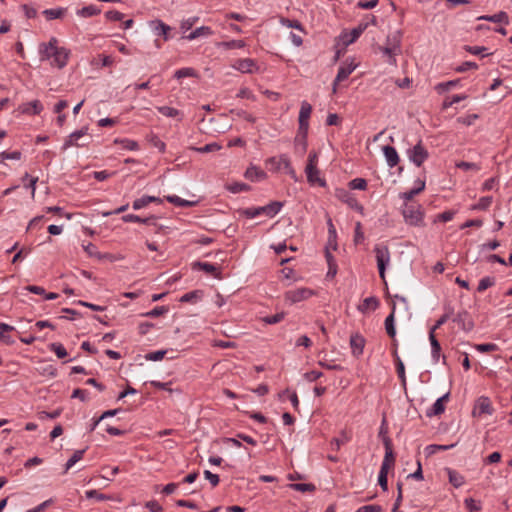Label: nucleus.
Segmentation results:
<instances>
[{
	"label": "nucleus",
	"instance_id": "nucleus-1",
	"mask_svg": "<svg viewBox=\"0 0 512 512\" xmlns=\"http://www.w3.org/2000/svg\"><path fill=\"white\" fill-rule=\"evenodd\" d=\"M57 43L58 40L52 37L48 43H42L40 45L39 51L42 60L52 59L51 65L62 69L68 62L70 52L64 47H58Z\"/></svg>",
	"mask_w": 512,
	"mask_h": 512
},
{
	"label": "nucleus",
	"instance_id": "nucleus-2",
	"mask_svg": "<svg viewBox=\"0 0 512 512\" xmlns=\"http://www.w3.org/2000/svg\"><path fill=\"white\" fill-rule=\"evenodd\" d=\"M402 216L407 225L415 227H423L424 223V211L422 206L419 204H408L405 203L402 208Z\"/></svg>",
	"mask_w": 512,
	"mask_h": 512
},
{
	"label": "nucleus",
	"instance_id": "nucleus-3",
	"mask_svg": "<svg viewBox=\"0 0 512 512\" xmlns=\"http://www.w3.org/2000/svg\"><path fill=\"white\" fill-rule=\"evenodd\" d=\"M317 164L318 154L316 151H311L308 155L307 164L305 167L307 181L311 185L318 184L319 186L324 187L326 182L320 177V170L318 169Z\"/></svg>",
	"mask_w": 512,
	"mask_h": 512
},
{
	"label": "nucleus",
	"instance_id": "nucleus-4",
	"mask_svg": "<svg viewBox=\"0 0 512 512\" xmlns=\"http://www.w3.org/2000/svg\"><path fill=\"white\" fill-rule=\"evenodd\" d=\"M373 251H374L375 257H376L379 276L382 279V281L384 282V284H387L385 272H386V268H387L388 264L390 263V258H391L389 247L384 244H376L374 246Z\"/></svg>",
	"mask_w": 512,
	"mask_h": 512
},
{
	"label": "nucleus",
	"instance_id": "nucleus-5",
	"mask_svg": "<svg viewBox=\"0 0 512 512\" xmlns=\"http://www.w3.org/2000/svg\"><path fill=\"white\" fill-rule=\"evenodd\" d=\"M312 112V106L303 101L299 111V133L302 135L303 140V151L307 149V134L309 128V118Z\"/></svg>",
	"mask_w": 512,
	"mask_h": 512
},
{
	"label": "nucleus",
	"instance_id": "nucleus-6",
	"mask_svg": "<svg viewBox=\"0 0 512 512\" xmlns=\"http://www.w3.org/2000/svg\"><path fill=\"white\" fill-rule=\"evenodd\" d=\"M313 295H314L313 290H311L309 288L301 287V288H296L293 290H288L287 292H285L284 299L289 304H295V303L304 301Z\"/></svg>",
	"mask_w": 512,
	"mask_h": 512
},
{
	"label": "nucleus",
	"instance_id": "nucleus-7",
	"mask_svg": "<svg viewBox=\"0 0 512 512\" xmlns=\"http://www.w3.org/2000/svg\"><path fill=\"white\" fill-rule=\"evenodd\" d=\"M408 157L417 167H420L429 157L427 149L420 140L414 147L407 151Z\"/></svg>",
	"mask_w": 512,
	"mask_h": 512
},
{
	"label": "nucleus",
	"instance_id": "nucleus-8",
	"mask_svg": "<svg viewBox=\"0 0 512 512\" xmlns=\"http://www.w3.org/2000/svg\"><path fill=\"white\" fill-rule=\"evenodd\" d=\"M358 64L354 62V60H351L350 62L345 61L343 62L339 69L338 73L333 81V92L336 93L337 86L340 82L346 80L350 74L357 68Z\"/></svg>",
	"mask_w": 512,
	"mask_h": 512
},
{
	"label": "nucleus",
	"instance_id": "nucleus-9",
	"mask_svg": "<svg viewBox=\"0 0 512 512\" xmlns=\"http://www.w3.org/2000/svg\"><path fill=\"white\" fill-rule=\"evenodd\" d=\"M87 132H88V128L83 127L80 130H77V131L71 133L64 141L62 150H67L71 146H76V147L86 146L87 143H84V142L79 143V139H81L82 137L87 135Z\"/></svg>",
	"mask_w": 512,
	"mask_h": 512
},
{
	"label": "nucleus",
	"instance_id": "nucleus-10",
	"mask_svg": "<svg viewBox=\"0 0 512 512\" xmlns=\"http://www.w3.org/2000/svg\"><path fill=\"white\" fill-rule=\"evenodd\" d=\"M232 67L241 73L251 74L259 70L256 61L251 58L238 59L235 61Z\"/></svg>",
	"mask_w": 512,
	"mask_h": 512
},
{
	"label": "nucleus",
	"instance_id": "nucleus-11",
	"mask_svg": "<svg viewBox=\"0 0 512 512\" xmlns=\"http://www.w3.org/2000/svg\"><path fill=\"white\" fill-rule=\"evenodd\" d=\"M336 196L344 203H346L350 208L363 213V206L357 201V199L346 190L337 191Z\"/></svg>",
	"mask_w": 512,
	"mask_h": 512
},
{
	"label": "nucleus",
	"instance_id": "nucleus-12",
	"mask_svg": "<svg viewBox=\"0 0 512 512\" xmlns=\"http://www.w3.org/2000/svg\"><path fill=\"white\" fill-rule=\"evenodd\" d=\"M149 27L155 35L162 36L165 41L170 38L169 32L171 31V27L163 21L159 19L152 20L149 22Z\"/></svg>",
	"mask_w": 512,
	"mask_h": 512
},
{
	"label": "nucleus",
	"instance_id": "nucleus-13",
	"mask_svg": "<svg viewBox=\"0 0 512 512\" xmlns=\"http://www.w3.org/2000/svg\"><path fill=\"white\" fill-rule=\"evenodd\" d=\"M453 321L465 332H470L474 328V322L470 314L465 310L459 312Z\"/></svg>",
	"mask_w": 512,
	"mask_h": 512
},
{
	"label": "nucleus",
	"instance_id": "nucleus-14",
	"mask_svg": "<svg viewBox=\"0 0 512 512\" xmlns=\"http://www.w3.org/2000/svg\"><path fill=\"white\" fill-rule=\"evenodd\" d=\"M192 268L194 270H202L217 279H221V272L219 271V268L212 263L197 261L192 264Z\"/></svg>",
	"mask_w": 512,
	"mask_h": 512
},
{
	"label": "nucleus",
	"instance_id": "nucleus-15",
	"mask_svg": "<svg viewBox=\"0 0 512 512\" xmlns=\"http://www.w3.org/2000/svg\"><path fill=\"white\" fill-rule=\"evenodd\" d=\"M18 110L23 114L38 115L43 110V105L39 100L23 103L19 106Z\"/></svg>",
	"mask_w": 512,
	"mask_h": 512
},
{
	"label": "nucleus",
	"instance_id": "nucleus-16",
	"mask_svg": "<svg viewBox=\"0 0 512 512\" xmlns=\"http://www.w3.org/2000/svg\"><path fill=\"white\" fill-rule=\"evenodd\" d=\"M350 347L353 356L359 357L363 354L365 339L360 334H353L350 337Z\"/></svg>",
	"mask_w": 512,
	"mask_h": 512
},
{
	"label": "nucleus",
	"instance_id": "nucleus-17",
	"mask_svg": "<svg viewBox=\"0 0 512 512\" xmlns=\"http://www.w3.org/2000/svg\"><path fill=\"white\" fill-rule=\"evenodd\" d=\"M449 398V393H446L442 397L438 398L435 403L432 405V407L427 411L426 415L428 417L440 415L444 412L445 406L444 402L447 401Z\"/></svg>",
	"mask_w": 512,
	"mask_h": 512
},
{
	"label": "nucleus",
	"instance_id": "nucleus-18",
	"mask_svg": "<svg viewBox=\"0 0 512 512\" xmlns=\"http://www.w3.org/2000/svg\"><path fill=\"white\" fill-rule=\"evenodd\" d=\"M383 153L389 167H395L399 163V155L393 146H384Z\"/></svg>",
	"mask_w": 512,
	"mask_h": 512
},
{
	"label": "nucleus",
	"instance_id": "nucleus-19",
	"mask_svg": "<svg viewBox=\"0 0 512 512\" xmlns=\"http://www.w3.org/2000/svg\"><path fill=\"white\" fill-rule=\"evenodd\" d=\"M122 221L125 222V223L137 222V223H143V224H146V225H154L155 221H156V217L155 216H149V217H146V218H142V217H140L138 215H135V214H126V215L122 216Z\"/></svg>",
	"mask_w": 512,
	"mask_h": 512
},
{
	"label": "nucleus",
	"instance_id": "nucleus-20",
	"mask_svg": "<svg viewBox=\"0 0 512 512\" xmlns=\"http://www.w3.org/2000/svg\"><path fill=\"white\" fill-rule=\"evenodd\" d=\"M475 410L478 411L479 414H488L491 415L493 413V408L491 406V402L488 397H480L477 400Z\"/></svg>",
	"mask_w": 512,
	"mask_h": 512
},
{
	"label": "nucleus",
	"instance_id": "nucleus-21",
	"mask_svg": "<svg viewBox=\"0 0 512 512\" xmlns=\"http://www.w3.org/2000/svg\"><path fill=\"white\" fill-rule=\"evenodd\" d=\"M384 446H385V455L382 464H386L390 467H393L395 464V456L392 449L391 440L389 438H386L384 440Z\"/></svg>",
	"mask_w": 512,
	"mask_h": 512
},
{
	"label": "nucleus",
	"instance_id": "nucleus-22",
	"mask_svg": "<svg viewBox=\"0 0 512 512\" xmlns=\"http://www.w3.org/2000/svg\"><path fill=\"white\" fill-rule=\"evenodd\" d=\"M429 341L431 344V356L435 363L440 359L441 345L437 340L435 334L429 333Z\"/></svg>",
	"mask_w": 512,
	"mask_h": 512
},
{
	"label": "nucleus",
	"instance_id": "nucleus-23",
	"mask_svg": "<svg viewBox=\"0 0 512 512\" xmlns=\"http://www.w3.org/2000/svg\"><path fill=\"white\" fill-rule=\"evenodd\" d=\"M379 306V300L374 297H367L363 300V302L358 306V310L362 313L367 312L368 310H375Z\"/></svg>",
	"mask_w": 512,
	"mask_h": 512
},
{
	"label": "nucleus",
	"instance_id": "nucleus-24",
	"mask_svg": "<svg viewBox=\"0 0 512 512\" xmlns=\"http://www.w3.org/2000/svg\"><path fill=\"white\" fill-rule=\"evenodd\" d=\"M245 177L251 181H260L266 178V173L258 167H249L245 172Z\"/></svg>",
	"mask_w": 512,
	"mask_h": 512
},
{
	"label": "nucleus",
	"instance_id": "nucleus-25",
	"mask_svg": "<svg viewBox=\"0 0 512 512\" xmlns=\"http://www.w3.org/2000/svg\"><path fill=\"white\" fill-rule=\"evenodd\" d=\"M448 478L449 482L455 487L459 488L465 483L464 477L458 473L456 470H453L451 468H447Z\"/></svg>",
	"mask_w": 512,
	"mask_h": 512
},
{
	"label": "nucleus",
	"instance_id": "nucleus-26",
	"mask_svg": "<svg viewBox=\"0 0 512 512\" xmlns=\"http://www.w3.org/2000/svg\"><path fill=\"white\" fill-rule=\"evenodd\" d=\"M262 209H264V206L242 208L238 210V213L240 216L251 219L264 214V211Z\"/></svg>",
	"mask_w": 512,
	"mask_h": 512
},
{
	"label": "nucleus",
	"instance_id": "nucleus-27",
	"mask_svg": "<svg viewBox=\"0 0 512 512\" xmlns=\"http://www.w3.org/2000/svg\"><path fill=\"white\" fill-rule=\"evenodd\" d=\"M282 207H283V203L282 202H280V201H272L269 204L265 205L264 209H262V210L264 211V215L272 218V217H274L276 214H278L280 212Z\"/></svg>",
	"mask_w": 512,
	"mask_h": 512
},
{
	"label": "nucleus",
	"instance_id": "nucleus-28",
	"mask_svg": "<svg viewBox=\"0 0 512 512\" xmlns=\"http://www.w3.org/2000/svg\"><path fill=\"white\" fill-rule=\"evenodd\" d=\"M165 199L171 203V204H174L175 206H179V207H193L196 205L197 201H189V200H185V199H182L176 195H168V196H165Z\"/></svg>",
	"mask_w": 512,
	"mask_h": 512
},
{
	"label": "nucleus",
	"instance_id": "nucleus-29",
	"mask_svg": "<svg viewBox=\"0 0 512 512\" xmlns=\"http://www.w3.org/2000/svg\"><path fill=\"white\" fill-rule=\"evenodd\" d=\"M394 313L395 305H393L392 312L385 319V330L391 338H394L396 335V329L394 325Z\"/></svg>",
	"mask_w": 512,
	"mask_h": 512
},
{
	"label": "nucleus",
	"instance_id": "nucleus-30",
	"mask_svg": "<svg viewBox=\"0 0 512 512\" xmlns=\"http://www.w3.org/2000/svg\"><path fill=\"white\" fill-rule=\"evenodd\" d=\"M213 32L210 27L208 26H201L196 28L194 31H192L189 35L186 36L188 40H194L201 36H209Z\"/></svg>",
	"mask_w": 512,
	"mask_h": 512
},
{
	"label": "nucleus",
	"instance_id": "nucleus-31",
	"mask_svg": "<svg viewBox=\"0 0 512 512\" xmlns=\"http://www.w3.org/2000/svg\"><path fill=\"white\" fill-rule=\"evenodd\" d=\"M101 12V10L95 6V5H88L85 6L77 11V15L87 18L91 16L98 15Z\"/></svg>",
	"mask_w": 512,
	"mask_h": 512
},
{
	"label": "nucleus",
	"instance_id": "nucleus-32",
	"mask_svg": "<svg viewBox=\"0 0 512 512\" xmlns=\"http://www.w3.org/2000/svg\"><path fill=\"white\" fill-rule=\"evenodd\" d=\"M202 296H203V291H201V290L190 291L188 293H185L183 296H181L180 302H183V303H188V302L195 303L199 299H201Z\"/></svg>",
	"mask_w": 512,
	"mask_h": 512
},
{
	"label": "nucleus",
	"instance_id": "nucleus-33",
	"mask_svg": "<svg viewBox=\"0 0 512 512\" xmlns=\"http://www.w3.org/2000/svg\"><path fill=\"white\" fill-rule=\"evenodd\" d=\"M66 12L65 8H56V9H46L43 11L47 20L59 19L64 16Z\"/></svg>",
	"mask_w": 512,
	"mask_h": 512
},
{
	"label": "nucleus",
	"instance_id": "nucleus-34",
	"mask_svg": "<svg viewBox=\"0 0 512 512\" xmlns=\"http://www.w3.org/2000/svg\"><path fill=\"white\" fill-rule=\"evenodd\" d=\"M394 355L396 357V370H397L398 377L401 380L402 385L405 386L406 385V375H405L404 364H403L402 360L400 359V357L398 356L397 351L394 352Z\"/></svg>",
	"mask_w": 512,
	"mask_h": 512
},
{
	"label": "nucleus",
	"instance_id": "nucleus-35",
	"mask_svg": "<svg viewBox=\"0 0 512 512\" xmlns=\"http://www.w3.org/2000/svg\"><path fill=\"white\" fill-rule=\"evenodd\" d=\"M482 19H485V20H488V21H491L494 23H504V24L509 23V17L507 15V13L503 12V11H501L497 14L491 15V16L482 17Z\"/></svg>",
	"mask_w": 512,
	"mask_h": 512
},
{
	"label": "nucleus",
	"instance_id": "nucleus-36",
	"mask_svg": "<svg viewBox=\"0 0 512 512\" xmlns=\"http://www.w3.org/2000/svg\"><path fill=\"white\" fill-rule=\"evenodd\" d=\"M368 25V22L359 23V25L351 31V38L347 41V43H353L355 40H357L360 37V35L366 30Z\"/></svg>",
	"mask_w": 512,
	"mask_h": 512
},
{
	"label": "nucleus",
	"instance_id": "nucleus-37",
	"mask_svg": "<svg viewBox=\"0 0 512 512\" xmlns=\"http://www.w3.org/2000/svg\"><path fill=\"white\" fill-rule=\"evenodd\" d=\"M115 144L121 145L123 149L135 151L139 149V145L136 141L131 139H115Z\"/></svg>",
	"mask_w": 512,
	"mask_h": 512
},
{
	"label": "nucleus",
	"instance_id": "nucleus-38",
	"mask_svg": "<svg viewBox=\"0 0 512 512\" xmlns=\"http://www.w3.org/2000/svg\"><path fill=\"white\" fill-rule=\"evenodd\" d=\"M85 451V449L76 450L66 462L65 471H68L72 466H74L78 461H80L83 458Z\"/></svg>",
	"mask_w": 512,
	"mask_h": 512
},
{
	"label": "nucleus",
	"instance_id": "nucleus-39",
	"mask_svg": "<svg viewBox=\"0 0 512 512\" xmlns=\"http://www.w3.org/2000/svg\"><path fill=\"white\" fill-rule=\"evenodd\" d=\"M159 113H161L163 116L169 117V118H176L181 115V112L173 107L169 106H161L157 108Z\"/></svg>",
	"mask_w": 512,
	"mask_h": 512
},
{
	"label": "nucleus",
	"instance_id": "nucleus-40",
	"mask_svg": "<svg viewBox=\"0 0 512 512\" xmlns=\"http://www.w3.org/2000/svg\"><path fill=\"white\" fill-rule=\"evenodd\" d=\"M283 156L286 155L282 154L279 157H271L266 161L267 166H270V170L279 171L283 169V162L281 161Z\"/></svg>",
	"mask_w": 512,
	"mask_h": 512
},
{
	"label": "nucleus",
	"instance_id": "nucleus-41",
	"mask_svg": "<svg viewBox=\"0 0 512 512\" xmlns=\"http://www.w3.org/2000/svg\"><path fill=\"white\" fill-rule=\"evenodd\" d=\"M493 201L492 196H484L479 199V201L472 206L473 210H486L489 208Z\"/></svg>",
	"mask_w": 512,
	"mask_h": 512
},
{
	"label": "nucleus",
	"instance_id": "nucleus-42",
	"mask_svg": "<svg viewBox=\"0 0 512 512\" xmlns=\"http://www.w3.org/2000/svg\"><path fill=\"white\" fill-rule=\"evenodd\" d=\"M399 44L397 46H393V47H380V51L386 55L388 57V62L390 64H395L396 63V59L394 57L395 55V51L396 50H399Z\"/></svg>",
	"mask_w": 512,
	"mask_h": 512
},
{
	"label": "nucleus",
	"instance_id": "nucleus-43",
	"mask_svg": "<svg viewBox=\"0 0 512 512\" xmlns=\"http://www.w3.org/2000/svg\"><path fill=\"white\" fill-rule=\"evenodd\" d=\"M285 318V312H279L274 315L265 316L262 321L266 324L273 325L281 322Z\"/></svg>",
	"mask_w": 512,
	"mask_h": 512
},
{
	"label": "nucleus",
	"instance_id": "nucleus-44",
	"mask_svg": "<svg viewBox=\"0 0 512 512\" xmlns=\"http://www.w3.org/2000/svg\"><path fill=\"white\" fill-rule=\"evenodd\" d=\"M192 149L199 153H210V152L220 150L221 146L218 143L213 142V143L206 144L203 147H193Z\"/></svg>",
	"mask_w": 512,
	"mask_h": 512
},
{
	"label": "nucleus",
	"instance_id": "nucleus-45",
	"mask_svg": "<svg viewBox=\"0 0 512 512\" xmlns=\"http://www.w3.org/2000/svg\"><path fill=\"white\" fill-rule=\"evenodd\" d=\"M48 347L58 358H64L67 356V351L61 343H51Z\"/></svg>",
	"mask_w": 512,
	"mask_h": 512
},
{
	"label": "nucleus",
	"instance_id": "nucleus-46",
	"mask_svg": "<svg viewBox=\"0 0 512 512\" xmlns=\"http://www.w3.org/2000/svg\"><path fill=\"white\" fill-rule=\"evenodd\" d=\"M495 284V278L494 277H484L479 281L477 291L478 292H484L489 287H492Z\"/></svg>",
	"mask_w": 512,
	"mask_h": 512
},
{
	"label": "nucleus",
	"instance_id": "nucleus-47",
	"mask_svg": "<svg viewBox=\"0 0 512 512\" xmlns=\"http://www.w3.org/2000/svg\"><path fill=\"white\" fill-rule=\"evenodd\" d=\"M281 161L283 162V169L285 172L295 181L297 180L296 172L291 165L290 159L288 156H283Z\"/></svg>",
	"mask_w": 512,
	"mask_h": 512
},
{
	"label": "nucleus",
	"instance_id": "nucleus-48",
	"mask_svg": "<svg viewBox=\"0 0 512 512\" xmlns=\"http://www.w3.org/2000/svg\"><path fill=\"white\" fill-rule=\"evenodd\" d=\"M290 488L300 492H312L315 490V486L311 483H294L290 484Z\"/></svg>",
	"mask_w": 512,
	"mask_h": 512
},
{
	"label": "nucleus",
	"instance_id": "nucleus-49",
	"mask_svg": "<svg viewBox=\"0 0 512 512\" xmlns=\"http://www.w3.org/2000/svg\"><path fill=\"white\" fill-rule=\"evenodd\" d=\"M196 75L197 73L193 68H181L175 72L174 77L177 79H182L185 77H195Z\"/></svg>",
	"mask_w": 512,
	"mask_h": 512
},
{
	"label": "nucleus",
	"instance_id": "nucleus-50",
	"mask_svg": "<svg viewBox=\"0 0 512 512\" xmlns=\"http://www.w3.org/2000/svg\"><path fill=\"white\" fill-rule=\"evenodd\" d=\"M455 166L464 171H469V170L479 171L481 169V167L477 163L466 162V161H459L455 164Z\"/></svg>",
	"mask_w": 512,
	"mask_h": 512
},
{
	"label": "nucleus",
	"instance_id": "nucleus-51",
	"mask_svg": "<svg viewBox=\"0 0 512 512\" xmlns=\"http://www.w3.org/2000/svg\"><path fill=\"white\" fill-rule=\"evenodd\" d=\"M466 98H467V95H465V94L453 95L452 97L444 100L442 107H443V109H447V108L451 107L453 104L458 103L462 100H465Z\"/></svg>",
	"mask_w": 512,
	"mask_h": 512
},
{
	"label": "nucleus",
	"instance_id": "nucleus-52",
	"mask_svg": "<svg viewBox=\"0 0 512 512\" xmlns=\"http://www.w3.org/2000/svg\"><path fill=\"white\" fill-rule=\"evenodd\" d=\"M422 191H423V186L422 187H414L413 189H411L409 191L400 193V198H402L405 201H410L413 199L414 196L418 195Z\"/></svg>",
	"mask_w": 512,
	"mask_h": 512
},
{
	"label": "nucleus",
	"instance_id": "nucleus-53",
	"mask_svg": "<svg viewBox=\"0 0 512 512\" xmlns=\"http://www.w3.org/2000/svg\"><path fill=\"white\" fill-rule=\"evenodd\" d=\"M477 119H479L478 114H469L467 116L458 117L457 122L465 126H471Z\"/></svg>",
	"mask_w": 512,
	"mask_h": 512
},
{
	"label": "nucleus",
	"instance_id": "nucleus-54",
	"mask_svg": "<svg viewBox=\"0 0 512 512\" xmlns=\"http://www.w3.org/2000/svg\"><path fill=\"white\" fill-rule=\"evenodd\" d=\"M458 83H459V79H457V80H450V81H447V82H441V83L436 85L435 89L439 93H441V92H444V91H448L452 87H455Z\"/></svg>",
	"mask_w": 512,
	"mask_h": 512
},
{
	"label": "nucleus",
	"instance_id": "nucleus-55",
	"mask_svg": "<svg viewBox=\"0 0 512 512\" xmlns=\"http://www.w3.org/2000/svg\"><path fill=\"white\" fill-rule=\"evenodd\" d=\"M85 496L88 499H96L98 501H105V500L110 499L109 496L102 494V493L98 492L97 490H88L85 492Z\"/></svg>",
	"mask_w": 512,
	"mask_h": 512
},
{
	"label": "nucleus",
	"instance_id": "nucleus-56",
	"mask_svg": "<svg viewBox=\"0 0 512 512\" xmlns=\"http://www.w3.org/2000/svg\"><path fill=\"white\" fill-rule=\"evenodd\" d=\"M351 189L365 190L367 187V181L364 178H355L349 182Z\"/></svg>",
	"mask_w": 512,
	"mask_h": 512
},
{
	"label": "nucleus",
	"instance_id": "nucleus-57",
	"mask_svg": "<svg viewBox=\"0 0 512 512\" xmlns=\"http://www.w3.org/2000/svg\"><path fill=\"white\" fill-rule=\"evenodd\" d=\"M471 69H473V70L478 69V65L475 62L465 61L462 64H460L459 66H457L455 68V71L458 73H463V72H466Z\"/></svg>",
	"mask_w": 512,
	"mask_h": 512
},
{
	"label": "nucleus",
	"instance_id": "nucleus-58",
	"mask_svg": "<svg viewBox=\"0 0 512 512\" xmlns=\"http://www.w3.org/2000/svg\"><path fill=\"white\" fill-rule=\"evenodd\" d=\"M349 436L343 431L341 437L333 438L331 441L332 445H335V449L339 450L342 445L349 441Z\"/></svg>",
	"mask_w": 512,
	"mask_h": 512
},
{
	"label": "nucleus",
	"instance_id": "nucleus-59",
	"mask_svg": "<svg viewBox=\"0 0 512 512\" xmlns=\"http://www.w3.org/2000/svg\"><path fill=\"white\" fill-rule=\"evenodd\" d=\"M83 249L91 257H96L98 259L102 258L101 254L97 251V247L90 242L83 245Z\"/></svg>",
	"mask_w": 512,
	"mask_h": 512
},
{
	"label": "nucleus",
	"instance_id": "nucleus-60",
	"mask_svg": "<svg viewBox=\"0 0 512 512\" xmlns=\"http://www.w3.org/2000/svg\"><path fill=\"white\" fill-rule=\"evenodd\" d=\"M165 354L166 350H158L146 354L145 359L149 361H160L164 358Z\"/></svg>",
	"mask_w": 512,
	"mask_h": 512
},
{
	"label": "nucleus",
	"instance_id": "nucleus-61",
	"mask_svg": "<svg viewBox=\"0 0 512 512\" xmlns=\"http://www.w3.org/2000/svg\"><path fill=\"white\" fill-rule=\"evenodd\" d=\"M465 507L470 512L480 511L481 510V504L477 501H475L473 498H466L465 499Z\"/></svg>",
	"mask_w": 512,
	"mask_h": 512
},
{
	"label": "nucleus",
	"instance_id": "nucleus-62",
	"mask_svg": "<svg viewBox=\"0 0 512 512\" xmlns=\"http://www.w3.org/2000/svg\"><path fill=\"white\" fill-rule=\"evenodd\" d=\"M222 46L226 49H240L245 46V42L243 40H231L223 42Z\"/></svg>",
	"mask_w": 512,
	"mask_h": 512
},
{
	"label": "nucleus",
	"instance_id": "nucleus-63",
	"mask_svg": "<svg viewBox=\"0 0 512 512\" xmlns=\"http://www.w3.org/2000/svg\"><path fill=\"white\" fill-rule=\"evenodd\" d=\"M249 186L245 183H234V184H231L228 186V190L232 193H240L242 191H248L249 190Z\"/></svg>",
	"mask_w": 512,
	"mask_h": 512
},
{
	"label": "nucleus",
	"instance_id": "nucleus-64",
	"mask_svg": "<svg viewBox=\"0 0 512 512\" xmlns=\"http://www.w3.org/2000/svg\"><path fill=\"white\" fill-rule=\"evenodd\" d=\"M383 509L380 505L372 504L365 505L356 510V512H382Z\"/></svg>",
	"mask_w": 512,
	"mask_h": 512
}]
</instances>
